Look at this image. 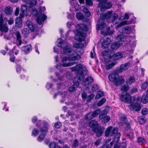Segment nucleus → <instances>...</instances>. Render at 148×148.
<instances>
[{
  "label": "nucleus",
  "instance_id": "bb28decb",
  "mask_svg": "<svg viewBox=\"0 0 148 148\" xmlns=\"http://www.w3.org/2000/svg\"><path fill=\"white\" fill-rule=\"evenodd\" d=\"M120 47V44L118 42H114L112 43L110 46L111 48L112 49H117Z\"/></svg>",
  "mask_w": 148,
  "mask_h": 148
},
{
  "label": "nucleus",
  "instance_id": "b1692460",
  "mask_svg": "<svg viewBox=\"0 0 148 148\" xmlns=\"http://www.w3.org/2000/svg\"><path fill=\"white\" fill-rule=\"evenodd\" d=\"M133 109L136 111H139L140 109V104L138 103H134L131 105Z\"/></svg>",
  "mask_w": 148,
  "mask_h": 148
},
{
  "label": "nucleus",
  "instance_id": "c9c22d12",
  "mask_svg": "<svg viewBox=\"0 0 148 148\" xmlns=\"http://www.w3.org/2000/svg\"><path fill=\"white\" fill-rule=\"evenodd\" d=\"M141 101L143 103H147L148 101V98L147 96H146L145 95H143L141 98Z\"/></svg>",
  "mask_w": 148,
  "mask_h": 148
},
{
  "label": "nucleus",
  "instance_id": "f8f14e48",
  "mask_svg": "<svg viewBox=\"0 0 148 148\" xmlns=\"http://www.w3.org/2000/svg\"><path fill=\"white\" fill-rule=\"evenodd\" d=\"M49 127V123L47 121H45L43 122V126L41 127L40 129V131L42 134H47L48 132V128Z\"/></svg>",
  "mask_w": 148,
  "mask_h": 148
},
{
  "label": "nucleus",
  "instance_id": "864d4df0",
  "mask_svg": "<svg viewBox=\"0 0 148 148\" xmlns=\"http://www.w3.org/2000/svg\"><path fill=\"white\" fill-rule=\"evenodd\" d=\"M126 23L127 22L126 21H123L121 23H120L117 25L116 26V28H119L121 26L123 25H125L126 24Z\"/></svg>",
  "mask_w": 148,
  "mask_h": 148
},
{
  "label": "nucleus",
  "instance_id": "8fccbe9b",
  "mask_svg": "<svg viewBox=\"0 0 148 148\" xmlns=\"http://www.w3.org/2000/svg\"><path fill=\"white\" fill-rule=\"evenodd\" d=\"M99 89L98 86L96 84L93 85L92 87V90L93 92L98 90Z\"/></svg>",
  "mask_w": 148,
  "mask_h": 148
},
{
  "label": "nucleus",
  "instance_id": "69168bd1",
  "mask_svg": "<svg viewBox=\"0 0 148 148\" xmlns=\"http://www.w3.org/2000/svg\"><path fill=\"white\" fill-rule=\"evenodd\" d=\"M52 84H50V83H47V84L46 86V88L48 89L49 90V88H50L52 86Z\"/></svg>",
  "mask_w": 148,
  "mask_h": 148
},
{
  "label": "nucleus",
  "instance_id": "bf43d9fd",
  "mask_svg": "<svg viewBox=\"0 0 148 148\" xmlns=\"http://www.w3.org/2000/svg\"><path fill=\"white\" fill-rule=\"evenodd\" d=\"M86 3L89 6H92L93 5L92 2L91 0H85Z\"/></svg>",
  "mask_w": 148,
  "mask_h": 148
},
{
  "label": "nucleus",
  "instance_id": "ddd939ff",
  "mask_svg": "<svg viewBox=\"0 0 148 148\" xmlns=\"http://www.w3.org/2000/svg\"><path fill=\"white\" fill-rule=\"evenodd\" d=\"M86 36L87 34L86 33L82 32L80 34V35L76 36L75 37V39L79 41H83Z\"/></svg>",
  "mask_w": 148,
  "mask_h": 148
},
{
  "label": "nucleus",
  "instance_id": "0e129e2a",
  "mask_svg": "<svg viewBox=\"0 0 148 148\" xmlns=\"http://www.w3.org/2000/svg\"><path fill=\"white\" fill-rule=\"evenodd\" d=\"M75 89V87L74 86H72L69 88L68 90L69 92H72L74 91Z\"/></svg>",
  "mask_w": 148,
  "mask_h": 148
},
{
  "label": "nucleus",
  "instance_id": "7c9ffc66",
  "mask_svg": "<svg viewBox=\"0 0 148 148\" xmlns=\"http://www.w3.org/2000/svg\"><path fill=\"white\" fill-rule=\"evenodd\" d=\"M137 142L138 143H141L143 144L146 143V140L144 138L139 137L138 138Z\"/></svg>",
  "mask_w": 148,
  "mask_h": 148
},
{
  "label": "nucleus",
  "instance_id": "79ce46f5",
  "mask_svg": "<svg viewBox=\"0 0 148 148\" xmlns=\"http://www.w3.org/2000/svg\"><path fill=\"white\" fill-rule=\"evenodd\" d=\"M106 101V99L104 98H103L97 103V105L98 106H102Z\"/></svg>",
  "mask_w": 148,
  "mask_h": 148
},
{
  "label": "nucleus",
  "instance_id": "603ef678",
  "mask_svg": "<svg viewBox=\"0 0 148 148\" xmlns=\"http://www.w3.org/2000/svg\"><path fill=\"white\" fill-rule=\"evenodd\" d=\"M38 130L35 129H34L32 132V134L35 136H37L38 134Z\"/></svg>",
  "mask_w": 148,
  "mask_h": 148
},
{
  "label": "nucleus",
  "instance_id": "20e7f679",
  "mask_svg": "<svg viewBox=\"0 0 148 148\" xmlns=\"http://www.w3.org/2000/svg\"><path fill=\"white\" fill-rule=\"evenodd\" d=\"M118 128L117 127L113 128L110 126L108 127L106 129L105 133V136L108 137L109 135L111 136H114V138L112 141L110 143L112 146L113 144L117 143L120 139L121 134L120 133H118Z\"/></svg>",
  "mask_w": 148,
  "mask_h": 148
},
{
  "label": "nucleus",
  "instance_id": "e2e57ef3",
  "mask_svg": "<svg viewBox=\"0 0 148 148\" xmlns=\"http://www.w3.org/2000/svg\"><path fill=\"white\" fill-rule=\"evenodd\" d=\"M21 66L20 65H18L16 66V70L18 73H19L20 71L21 70Z\"/></svg>",
  "mask_w": 148,
  "mask_h": 148
},
{
  "label": "nucleus",
  "instance_id": "c03bdc74",
  "mask_svg": "<svg viewBox=\"0 0 148 148\" xmlns=\"http://www.w3.org/2000/svg\"><path fill=\"white\" fill-rule=\"evenodd\" d=\"M116 64V63L112 62L110 64H109L108 65L106 66V69L107 70H109L112 68V67L114 66Z\"/></svg>",
  "mask_w": 148,
  "mask_h": 148
},
{
  "label": "nucleus",
  "instance_id": "a18cd8bd",
  "mask_svg": "<svg viewBox=\"0 0 148 148\" xmlns=\"http://www.w3.org/2000/svg\"><path fill=\"white\" fill-rule=\"evenodd\" d=\"M79 146V143L78 140L77 139H75L72 144V147L74 148H76Z\"/></svg>",
  "mask_w": 148,
  "mask_h": 148
},
{
  "label": "nucleus",
  "instance_id": "338daca9",
  "mask_svg": "<svg viewBox=\"0 0 148 148\" xmlns=\"http://www.w3.org/2000/svg\"><path fill=\"white\" fill-rule=\"evenodd\" d=\"M101 139H98L94 143V145L96 146H98L101 142Z\"/></svg>",
  "mask_w": 148,
  "mask_h": 148
},
{
  "label": "nucleus",
  "instance_id": "6e6d98bb",
  "mask_svg": "<svg viewBox=\"0 0 148 148\" xmlns=\"http://www.w3.org/2000/svg\"><path fill=\"white\" fill-rule=\"evenodd\" d=\"M22 51L26 54L28 52V46L27 45L24 46L22 47Z\"/></svg>",
  "mask_w": 148,
  "mask_h": 148
},
{
  "label": "nucleus",
  "instance_id": "a19ab883",
  "mask_svg": "<svg viewBox=\"0 0 148 148\" xmlns=\"http://www.w3.org/2000/svg\"><path fill=\"white\" fill-rule=\"evenodd\" d=\"M76 16L77 18L79 20H82L84 17L83 14L79 12L76 13Z\"/></svg>",
  "mask_w": 148,
  "mask_h": 148
},
{
  "label": "nucleus",
  "instance_id": "f257e3e1",
  "mask_svg": "<svg viewBox=\"0 0 148 148\" xmlns=\"http://www.w3.org/2000/svg\"><path fill=\"white\" fill-rule=\"evenodd\" d=\"M61 40L58 44V46L61 47L63 50V53L69 55V57H64L62 59V66L63 67H66L73 65L76 63L73 62H69V60H78L81 58L80 55L84 53V51L82 49L77 50V53L74 51H73L72 49L67 45L66 42H63V40L60 39Z\"/></svg>",
  "mask_w": 148,
  "mask_h": 148
},
{
  "label": "nucleus",
  "instance_id": "58836bf2",
  "mask_svg": "<svg viewBox=\"0 0 148 148\" xmlns=\"http://www.w3.org/2000/svg\"><path fill=\"white\" fill-rule=\"evenodd\" d=\"M145 117L144 116H141L139 119L138 122L140 124H142L145 123L146 120L145 119Z\"/></svg>",
  "mask_w": 148,
  "mask_h": 148
},
{
  "label": "nucleus",
  "instance_id": "680f3d73",
  "mask_svg": "<svg viewBox=\"0 0 148 148\" xmlns=\"http://www.w3.org/2000/svg\"><path fill=\"white\" fill-rule=\"evenodd\" d=\"M8 24L9 25H11L14 23V21L13 18H10L9 20H8Z\"/></svg>",
  "mask_w": 148,
  "mask_h": 148
},
{
  "label": "nucleus",
  "instance_id": "cd10ccee",
  "mask_svg": "<svg viewBox=\"0 0 148 148\" xmlns=\"http://www.w3.org/2000/svg\"><path fill=\"white\" fill-rule=\"evenodd\" d=\"M77 25L79 27V29L83 31H86L88 30L87 26L84 24H78Z\"/></svg>",
  "mask_w": 148,
  "mask_h": 148
},
{
  "label": "nucleus",
  "instance_id": "393cba45",
  "mask_svg": "<svg viewBox=\"0 0 148 148\" xmlns=\"http://www.w3.org/2000/svg\"><path fill=\"white\" fill-rule=\"evenodd\" d=\"M135 82V79L134 77L130 76L126 79V83L128 85H130L131 84H133Z\"/></svg>",
  "mask_w": 148,
  "mask_h": 148
},
{
  "label": "nucleus",
  "instance_id": "2f4dec72",
  "mask_svg": "<svg viewBox=\"0 0 148 148\" xmlns=\"http://www.w3.org/2000/svg\"><path fill=\"white\" fill-rule=\"evenodd\" d=\"M130 87L128 85H124L121 86V90L123 91V92H125L127 91L130 89Z\"/></svg>",
  "mask_w": 148,
  "mask_h": 148
},
{
  "label": "nucleus",
  "instance_id": "2eb2a0df",
  "mask_svg": "<svg viewBox=\"0 0 148 148\" xmlns=\"http://www.w3.org/2000/svg\"><path fill=\"white\" fill-rule=\"evenodd\" d=\"M93 81V78L91 76H88L83 81V83L84 86H86L91 84Z\"/></svg>",
  "mask_w": 148,
  "mask_h": 148
},
{
  "label": "nucleus",
  "instance_id": "6ab92c4d",
  "mask_svg": "<svg viewBox=\"0 0 148 148\" xmlns=\"http://www.w3.org/2000/svg\"><path fill=\"white\" fill-rule=\"evenodd\" d=\"M123 56V54L121 52H119L113 54L112 57V58L114 60H118L121 58Z\"/></svg>",
  "mask_w": 148,
  "mask_h": 148
},
{
  "label": "nucleus",
  "instance_id": "5fc2aeb1",
  "mask_svg": "<svg viewBox=\"0 0 148 148\" xmlns=\"http://www.w3.org/2000/svg\"><path fill=\"white\" fill-rule=\"evenodd\" d=\"M62 123L60 122H58L55 123V127L57 128H59L62 126Z\"/></svg>",
  "mask_w": 148,
  "mask_h": 148
},
{
  "label": "nucleus",
  "instance_id": "5701e85b",
  "mask_svg": "<svg viewBox=\"0 0 148 148\" xmlns=\"http://www.w3.org/2000/svg\"><path fill=\"white\" fill-rule=\"evenodd\" d=\"M116 39L119 42H123L125 41L126 37L124 35L120 34L117 35Z\"/></svg>",
  "mask_w": 148,
  "mask_h": 148
},
{
  "label": "nucleus",
  "instance_id": "ea45409f",
  "mask_svg": "<svg viewBox=\"0 0 148 148\" xmlns=\"http://www.w3.org/2000/svg\"><path fill=\"white\" fill-rule=\"evenodd\" d=\"M37 0H32L29 3V6L30 8L33 7L37 4Z\"/></svg>",
  "mask_w": 148,
  "mask_h": 148
},
{
  "label": "nucleus",
  "instance_id": "de8ad7c7",
  "mask_svg": "<svg viewBox=\"0 0 148 148\" xmlns=\"http://www.w3.org/2000/svg\"><path fill=\"white\" fill-rule=\"evenodd\" d=\"M95 96V95L93 93L89 95L86 98V101L89 102L90 101L92 100L94 98Z\"/></svg>",
  "mask_w": 148,
  "mask_h": 148
},
{
  "label": "nucleus",
  "instance_id": "aec40b11",
  "mask_svg": "<svg viewBox=\"0 0 148 148\" xmlns=\"http://www.w3.org/2000/svg\"><path fill=\"white\" fill-rule=\"evenodd\" d=\"M21 10L22 13L20 14V16L21 17H23L24 14L27 13V6L25 5H23L21 8Z\"/></svg>",
  "mask_w": 148,
  "mask_h": 148
},
{
  "label": "nucleus",
  "instance_id": "f704fd0d",
  "mask_svg": "<svg viewBox=\"0 0 148 148\" xmlns=\"http://www.w3.org/2000/svg\"><path fill=\"white\" fill-rule=\"evenodd\" d=\"M101 109H98L91 112L94 118L96 117L101 112Z\"/></svg>",
  "mask_w": 148,
  "mask_h": 148
},
{
  "label": "nucleus",
  "instance_id": "37998d69",
  "mask_svg": "<svg viewBox=\"0 0 148 148\" xmlns=\"http://www.w3.org/2000/svg\"><path fill=\"white\" fill-rule=\"evenodd\" d=\"M127 122V119L126 117L125 116H123L122 117H121L120 122L122 123L123 125L125 123H126Z\"/></svg>",
  "mask_w": 148,
  "mask_h": 148
},
{
  "label": "nucleus",
  "instance_id": "3c124183",
  "mask_svg": "<svg viewBox=\"0 0 148 148\" xmlns=\"http://www.w3.org/2000/svg\"><path fill=\"white\" fill-rule=\"evenodd\" d=\"M148 85V82L146 81L144 82L141 85V88L143 90H145Z\"/></svg>",
  "mask_w": 148,
  "mask_h": 148
},
{
  "label": "nucleus",
  "instance_id": "6e6552de",
  "mask_svg": "<svg viewBox=\"0 0 148 148\" xmlns=\"http://www.w3.org/2000/svg\"><path fill=\"white\" fill-rule=\"evenodd\" d=\"M112 34L104 35L105 36L103 38L104 40L101 43V46L102 48L105 49L108 47L109 45L111 42L112 36L111 35Z\"/></svg>",
  "mask_w": 148,
  "mask_h": 148
},
{
  "label": "nucleus",
  "instance_id": "dca6fc26",
  "mask_svg": "<svg viewBox=\"0 0 148 148\" xmlns=\"http://www.w3.org/2000/svg\"><path fill=\"white\" fill-rule=\"evenodd\" d=\"M21 16L17 17L15 20V26L18 28H20L22 25V18Z\"/></svg>",
  "mask_w": 148,
  "mask_h": 148
},
{
  "label": "nucleus",
  "instance_id": "052dcab7",
  "mask_svg": "<svg viewBox=\"0 0 148 148\" xmlns=\"http://www.w3.org/2000/svg\"><path fill=\"white\" fill-rule=\"evenodd\" d=\"M82 97L83 99H86L87 97V93L85 92H83L82 94Z\"/></svg>",
  "mask_w": 148,
  "mask_h": 148
},
{
  "label": "nucleus",
  "instance_id": "4be33fe9",
  "mask_svg": "<svg viewBox=\"0 0 148 148\" xmlns=\"http://www.w3.org/2000/svg\"><path fill=\"white\" fill-rule=\"evenodd\" d=\"M122 29L121 32L124 34H129L131 31V28L128 26L122 27Z\"/></svg>",
  "mask_w": 148,
  "mask_h": 148
},
{
  "label": "nucleus",
  "instance_id": "774afa93",
  "mask_svg": "<svg viewBox=\"0 0 148 148\" xmlns=\"http://www.w3.org/2000/svg\"><path fill=\"white\" fill-rule=\"evenodd\" d=\"M101 148H111L110 145L107 144H106L103 145L102 147Z\"/></svg>",
  "mask_w": 148,
  "mask_h": 148
},
{
  "label": "nucleus",
  "instance_id": "4d7b16f0",
  "mask_svg": "<svg viewBox=\"0 0 148 148\" xmlns=\"http://www.w3.org/2000/svg\"><path fill=\"white\" fill-rule=\"evenodd\" d=\"M137 89L135 87H134L130 90V93L132 94L133 93L137 92Z\"/></svg>",
  "mask_w": 148,
  "mask_h": 148
},
{
  "label": "nucleus",
  "instance_id": "9d476101",
  "mask_svg": "<svg viewBox=\"0 0 148 148\" xmlns=\"http://www.w3.org/2000/svg\"><path fill=\"white\" fill-rule=\"evenodd\" d=\"M105 129V128L104 127H101L100 125L98 126V127H97L96 129H95L92 131L96 133V136L97 137H99L101 136L102 134L103 133Z\"/></svg>",
  "mask_w": 148,
  "mask_h": 148
},
{
  "label": "nucleus",
  "instance_id": "f03ea898",
  "mask_svg": "<svg viewBox=\"0 0 148 148\" xmlns=\"http://www.w3.org/2000/svg\"><path fill=\"white\" fill-rule=\"evenodd\" d=\"M118 16L117 14L112 13L111 11H108L106 13L101 14L100 18L98 21L97 29L98 30L101 28V33L102 35L112 34L114 33V31H110V27L106 25V24L104 23L105 20L106 19L108 23H113L116 20Z\"/></svg>",
  "mask_w": 148,
  "mask_h": 148
},
{
  "label": "nucleus",
  "instance_id": "49530a36",
  "mask_svg": "<svg viewBox=\"0 0 148 148\" xmlns=\"http://www.w3.org/2000/svg\"><path fill=\"white\" fill-rule=\"evenodd\" d=\"M22 34L25 37L28 36V29L27 28H24L22 31Z\"/></svg>",
  "mask_w": 148,
  "mask_h": 148
},
{
  "label": "nucleus",
  "instance_id": "7ed1b4c3",
  "mask_svg": "<svg viewBox=\"0 0 148 148\" xmlns=\"http://www.w3.org/2000/svg\"><path fill=\"white\" fill-rule=\"evenodd\" d=\"M72 71L75 72L77 74L76 77L73 79V81L74 80L77 81L75 82L78 83L81 80L83 79L85 77V75H86L87 73V69L84 67H83L82 65L81 64L77 65L71 68Z\"/></svg>",
  "mask_w": 148,
  "mask_h": 148
},
{
  "label": "nucleus",
  "instance_id": "a878e982",
  "mask_svg": "<svg viewBox=\"0 0 148 148\" xmlns=\"http://www.w3.org/2000/svg\"><path fill=\"white\" fill-rule=\"evenodd\" d=\"M12 8L10 6L6 7L4 10L5 13L8 15L11 14L12 13Z\"/></svg>",
  "mask_w": 148,
  "mask_h": 148
},
{
  "label": "nucleus",
  "instance_id": "39448f33",
  "mask_svg": "<svg viewBox=\"0 0 148 148\" xmlns=\"http://www.w3.org/2000/svg\"><path fill=\"white\" fill-rule=\"evenodd\" d=\"M42 10H43L44 11L45 10V6L42 7V9L41 8H40L38 12L36 8H28V13L30 12L31 14H32L36 16V21L37 23L39 25H41L42 22H43L47 18V16L46 15L44 14H42Z\"/></svg>",
  "mask_w": 148,
  "mask_h": 148
},
{
  "label": "nucleus",
  "instance_id": "423d86ee",
  "mask_svg": "<svg viewBox=\"0 0 148 148\" xmlns=\"http://www.w3.org/2000/svg\"><path fill=\"white\" fill-rule=\"evenodd\" d=\"M108 78L110 81L114 82V85L116 86H120L125 82L124 76H120L117 73H110L108 76Z\"/></svg>",
  "mask_w": 148,
  "mask_h": 148
},
{
  "label": "nucleus",
  "instance_id": "473e14b6",
  "mask_svg": "<svg viewBox=\"0 0 148 148\" xmlns=\"http://www.w3.org/2000/svg\"><path fill=\"white\" fill-rule=\"evenodd\" d=\"M74 48L82 49L84 47V45L81 43H75L73 45Z\"/></svg>",
  "mask_w": 148,
  "mask_h": 148
},
{
  "label": "nucleus",
  "instance_id": "9b49d317",
  "mask_svg": "<svg viewBox=\"0 0 148 148\" xmlns=\"http://www.w3.org/2000/svg\"><path fill=\"white\" fill-rule=\"evenodd\" d=\"M130 64L129 63L122 64L120 66L119 68L117 69L116 72L118 73H121L124 71L127 70L130 67Z\"/></svg>",
  "mask_w": 148,
  "mask_h": 148
},
{
  "label": "nucleus",
  "instance_id": "c756f323",
  "mask_svg": "<svg viewBox=\"0 0 148 148\" xmlns=\"http://www.w3.org/2000/svg\"><path fill=\"white\" fill-rule=\"evenodd\" d=\"M94 118L91 112H89L86 114L85 117V119L86 121H89Z\"/></svg>",
  "mask_w": 148,
  "mask_h": 148
},
{
  "label": "nucleus",
  "instance_id": "a211bd4d",
  "mask_svg": "<svg viewBox=\"0 0 148 148\" xmlns=\"http://www.w3.org/2000/svg\"><path fill=\"white\" fill-rule=\"evenodd\" d=\"M14 34L16 36L17 41H18V43L17 44V45L20 46L22 42L21 40V37L20 32L18 31H16L14 32Z\"/></svg>",
  "mask_w": 148,
  "mask_h": 148
},
{
  "label": "nucleus",
  "instance_id": "f3484780",
  "mask_svg": "<svg viewBox=\"0 0 148 148\" xmlns=\"http://www.w3.org/2000/svg\"><path fill=\"white\" fill-rule=\"evenodd\" d=\"M89 125L92 128V130L98 127V126H100L99 125L98 122L95 120L91 121L89 123Z\"/></svg>",
  "mask_w": 148,
  "mask_h": 148
},
{
  "label": "nucleus",
  "instance_id": "4c0bfd02",
  "mask_svg": "<svg viewBox=\"0 0 148 148\" xmlns=\"http://www.w3.org/2000/svg\"><path fill=\"white\" fill-rule=\"evenodd\" d=\"M46 135V134H42L38 136L37 138L38 140L40 142L43 140L45 136Z\"/></svg>",
  "mask_w": 148,
  "mask_h": 148
},
{
  "label": "nucleus",
  "instance_id": "0eeeda50",
  "mask_svg": "<svg viewBox=\"0 0 148 148\" xmlns=\"http://www.w3.org/2000/svg\"><path fill=\"white\" fill-rule=\"evenodd\" d=\"M120 98L122 101L128 103H132L135 100V97H131L130 95L125 92H122L121 93Z\"/></svg>",
  "mask_w": 148,
  "mask_h": 148
},
{
  "label": "nucleus",
  "instance_id": "1a4fd4ad",
  "mask_svg": "<svg viewBox=\"0 0 148 148\" xmlns=\"http://www.w3.org/2000/svg\"><path fill=\"white\" fill-rule=\"evenodd\" d=\"M107 112L105 111L102 112L99 114V119L101 120L103 124H105L108 122L110 120V117L108 115H106Z\"/></svg>",
  "mask_w": 148,
  "mask_h": 148
},
{
  "label": "nucleus",
  "instance_id": "09e8293b",
  "mask_svg": "<svg viewBox=\"0 0 148 148\" xmlns=\"http://www.w3.org/2000/svg\"><path fill=\"white\" fill-rule=\"evenodd\" d=\"M49 146L50 148H55L58 147V148H61L58 145V146H56V143L54 142H51L49 144Z\"/></svg>",
  "mask_w": 148,
  "mask_h": 148
},
{
  "label": "nucleus",
  "instance_id": "412c9836",
  "mask_svg": "<svg viewBox=\"0 0 148 148\" xmlns=\"http://www.w3.org/2000/svg\"><path fill=\"white\" fill-rule=\"evenodd\" d=\"M107 0H103V2H105L102 6V8L104 9H108L111 8L112 5V3L110 2H106Z\"/></svg>",
  "mask_w": 148,
  "mask_h": 148
},
{
  "label": "nucleus",
  "instance_id": "72a5a7b5",
  "mask_svg": "<svg viewBox=\"0 0 148 148\" xmlns=\"http://www.w3.org/2000/svg\"><path fill=\"white\" fill-rule=\"evenodd\" d=\"M103 92L102 91L99 90L98 91L95 97V98L96 99H98L103 96Z\"/></svg>",
  "mask_w": 148,
  "mask_h": 148
},
{
  "label": "nucleus",
  "instance_id": "c85d7f7f",
  "mask_svg": "<svg viewBox=\"0 0 148 148\" xmlns=\"http://www.w3.org/2000/svg\"><path fill=\"white\" fill-rule=\"evenodd\" d=\"M36 27V25H33L31 21H28V29L32 32H34Z\"/></svg>",
  "mask_w": 148,
  "mask_h": 148
},
{
  "label": "nucleus",
  "instance_id": "e433bc0d",
  "mask_svg": "<svg viewBox=\"0 0 148 148\" xmlns=\"http://www.w3.org/2000/svg\"><path fill=\"white\" fill-rule=\"evenodd\" d=\"M83 11L85 14V15L86 16L88 17L90 16V13L89 11L88 10L87 8H84L83 9Z\"/></svg>",
  "mask_w": 148,
  "mask_h": 148
},
{
  "label": "nucleus",
  "instance_id": "4468645a",
  "mask_svg": "<svg viewBox=\"0 0 148 148\" xmlns=\"http://www.w3.org/2000/svg\"><path fill=\"white\" fill-rule=\"evenodd\" d=\"M9 30L8 25L6 23H0V31L4 33L8 32Z\"/></svg>",
  "mask_w": 148,
  "mask_h": 148
},
{
  "label": "nucleus",
  "instance_id": "13d9d810",
  "mask_svg": "<svg viewBox=\"0 0 148 148\" xmlns=\"http://www.w3.org/2000/svg\"><path fill=\"white\" fill-rule=\"evenodd\" d=\"M148 110L146 108H145L142 110L141 113L143 115H145L147 114Z\"/></svg>",
  "mask_w": 148,
  "mask_h": 148
}]
</instances>
